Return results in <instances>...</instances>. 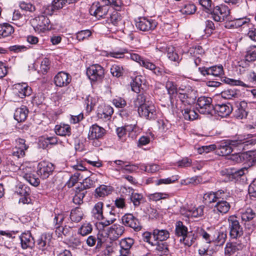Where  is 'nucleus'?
I'll list each match as a JSON object with an SVG mask.
<instances>
[{
  "mask_svg": "<svg viewBox=\"0 0 256 256\" xmlns=\"http://www.w3.org/2000/svg\"><path fill=\"white\" fill-rule=\"evenodd\" d=\"M134 107L138 108L139 116L148 120H155L157 116V110L153 102L150 100L148 94L142 92L137 96L134 100Z\"/></svg>",
  "mask_w": 256,
  "mask_h": 256,
  "instance_id": "f257e3e1",
  "label": "nucleus"
},
{
  "mask_svg": "<svg viewBox=\"0 0 256 256\" xmlns=\"http://www.w3.org/2000/svg\"><path fill=\"white\" fill-rule=\"evenodd\" d=\"M184 95H180L178 98L184 105L182 108V112L184 118L188 120H196L198 114L192 109L191 108L192 104H194L196 98V91L194 90H189L187 94Z\"/></svg>",
  "mask_w": 256,
  "mask_h": 256,
  "instance_id": "f03ea898",
  "label": "nucleus"
},
{
  "mask_svg": "<svg viewBox=\"0 0 256 256\" xmlns=\"http://www.w3.org/2000/svg\"><path fill=\"white\" fill-rule=\"evenodd\" d=\"M104 5L100 4L99 2H94L90 8L91 14L96 17L102 18L107 14L108 11V6L114 7H120L122 4L120 0H102Z\"/></svg>",
  "mask_w": 256,
  "mask_h": 256,
  "instance_id": "7ed1b4c3",
  "label": "nucleus"
},
{
  "mask_svg": "<svg viewBox=\"0 0 256 256\" xmlns=\"http://www.w3.org/2000/svg\"><path fill=\"white\" fill-rule=\"evenodd\" d=\"M248 141L244 140H232L229 144L222 142L218 146V154L224 156L230 154L233 150V147H238L239 150H244L246 146H248Z\"/></svg>",
  "mask_w": 256,
  "mask_h": 256,
  "instance_id": "20e7f679",
  "label": "nucleus"
},
{
  "mask_svg": "<svg viewBox=\"0 0 256 256\" xmlns=\"http://www.w3.org/2000/svg\"><path fill=\"white\" fill-rule=\"evenodd\" d=\"M30 22L34 30L38 32H44L51 28L49 18L44 15L35 16L30 20Z\"/></svg>",
  "mask_w": 256,
  "mask_h": 256,
  "instance_id": "39448f33",
  "label": "nucleus"
},
{
  "mask_svg": "<svg viewBox=\"0 0 256 256\" xmlns=\"http://www.w3.org/2000/svg\"><path fill=\"white\" fill-rule=\"evenodd\" d=\"M228 222L230 235L232 238H237L243 234L242 228L238 217L234 215L228 216Z\"/></svg>",
  "mask_w": 256,
  "mask_h": 256,
  "instance_id": "423d86ee",
  "label": "nucleus"
},
{
  "mask_svg": "<svg viewBox=\"0 0 256 256\" xmlns=\"http://www.w3.org/2000/svg\"><path fill=\"white\" fill-rule=\"evenodd\" d=\"M212 100L211 98L200 96L197 100V109L201 114L212 115L214 106L212 104Z\"/></svg>",
  "mask_w": 256,
  "mask_h": 256,
  "instance_id": "0eeeda50",
  "label": "nucleus"
},
{
  "mask_svg": "<svg viewBox=\"0 0 256 256\" xmlns=\"http://www.w3.org/2000/svg\"><path fill=\"white\" fill-rule=\"evenodd\" d=\"M124 226L115 224L109 227L106 230L102 232V236H106L110 241H114L121 236L124 232Z\"/></svg>",
  "mask_w": 256,
  "mask_h": 256,
  "instance_id": "6e6552de",
  "label": "nucleus"
},
{
  "mask_svg": "<svg viewBox=\"0 0 256 256\" xmlns=\"http://www.w3.org/2000/svg\"><path fill=\"white\" fill-rule=\"evenodd\" d=\"M105 134L106 130L103 128L94 124L90 128L88 138L93 140V145L98 146L100 145L98 140L102 138Z\"/></svg>",
  "mask_w": 256,
  "mask_h": 256,
  "instance_id": "1a4fd4ad",
  "label": "nucleus"
},
{
  "mask_svg": "<svg viewBox=\"0 0 256 256\" xmlns=\"http://www.w3.org/2000/svg\"><path fill=\"white\" fill-rule=\"evenodd\" d=\"M86 74L92 82H100L104 77V69L98 64H92L87 68Z\"/></svg>",
  "mask_w": 256,
  "mask_h": 256,
  "instance_id": "9d476101",
  "label": "nucleus"
},
{
  "mask_svg": "<svg viewBox=\"0 0 256 256\" xmlns=\"http://www.w3.org/2000/svg\"><path fill=\"white\" fill-rule=\"evenodd\" d=\"M214 20L217 22H222L228 18L230 14V10L226 5L217 6L212 10L209 12Z\"/></svg>",
  "mask_w": 256,
  "mask_h": 256,
  "instance_id": "9b49d317",
  "label": "nucleus"
},
{
  "mask_svg": "<svg viewBox=\"0 0 256 256\" xmlns=\"http://www.w3.org/2000/svg\"><path fill=\"white\" fill-rule=\"evenodd\" d=\"M198 70L200 74L208 78L214 77H220L224 74L223 67L222 65L214 66L210 67H200Z\"/></svg>",
  "mask_w": 256,
  "mask_h": 256,
  "instance_id": "f8f14e48",
  "label": "nucleus"
},
{
  "mask_svg": "<svg viewBox=\"0 0 256 256\" xmlns=\"http://www.w3.org/2000/svg\"><path fill=\"white\" fill-rule=\"evenodd\" d=\"M15 192L20 196L21 198L19 202L23 204H30L31 199L30 195V188L26 184H20L16 188Z\"/></svg>",
  "mask_w": 256,
  "mask_h": 256,
  "instance_id": "ddd939ff",
  "label": "nucleus"
},
{
  "mask_svg": "<svg viewBox=\"0 0 256 256\" xmlns=\"http://www.w3.org/2000/svg\"><path fill=\"white\" fill-rule=\"evenodd\" d=\"M108 210L103 214L102 218L100 220V224L106 227L114 223L116 218V212L114 206H108Z\"/></svg>",
  "mask_w": 256,
  "mask_h": 256,
  "instance_id": "4468645a",
  "label": "nucleus"
},
{
  "mask_svg": "<svg viewBox=\"0 0 256 256\" xmlns=\"http://www.w3.org/2000/svg\"><path fill=\"white\" fill-rule=\"evenodd\" d=\"M122 224L126 226L133 228L138 232L142 229V226L138 220L132 214H126L122 218Z\"/></svg>",
  "mask_w": 256,
  "mask_h": 256,
  "instance_id": "2eb2a0df",
  "label": "nucleus"
},
{
  "mask_svg": "<svg viewBox=\"0 0 256 256\" xmlns=\"http://www.w3.org/2000/svg\"><path fill=\"white\" fill-rule=\"evenodd\" d=\"M54 168L55 166L52 164L42 162L38 165V174L42 179H46L52 174Z\"/></svg>",
  "mask_w": 256,
  "mask_h": 256,
  "instance_id": "dca6fc26",
  "label": "nucleus"
},
{
  "mask_svg": "<svg viewBox=\"0 0 256 256\" xmlns=\"http://www.w3.org/2000/svg\"><path fill=\"white\" fill-rule=\"evenodd\" d=\"M228 195L221 196V198L216 202L214 208V211L222 214H226L230 210V205L229 202L224 199L227 200Z\"/></svg>",
  "mask_w": 256,
  "mask_h": 256,
  "instance_id": "f3484780",
  "label": "nucleus"
},
{
  "mask_svg": "<svg viewBox=\"0 0 256 256\" xmlns=\"http://www.w3.org/2000/svg\"><path fill=\"white\" fill-rule=\"evenodd\" d=\"M136 27L140 30L148 32L154 30L156 26V22L152 19L140 18L136 24Z\"/></svg>",
  "mask_w": 256,
  "mask_h": 256,
  "instance_id": "a211bd4d",
  "label": "nucleus"
},
{
  "mask_svg": "<svg viewBox=\"0 0 256 256\" xmlns=\"http://www.w3.org/2000/svg\"><path fill=\"white\" fill-rule=\"evenodd\" d=\"M71 82V76L66 72H60L54 78V82L57 86H67Z\"/></svg>",
  "mask_w": 256,
  "mask_h": 256,
  "instance_id": "6ab92c4d",
  "label": "nucleus"
},
{
  "mask_svg": "<svg viewBox=\"0 0 256 256\" xmlns=\"http://www.w3.org/2000/svg\"><path fill=\"white\" fill-rule=\"evenodd\" d=\"M14 93L19 98H23L29 96L32 93V88L27 84H17L14 88Z\"/></svg>",
  "mask_w": 256,
  "mask_h": 256,
  "instance_id": "aec40b11",
  "label": "nucleus"
},
{
  "mask_svg": "<svg viewBox=\"0 0 256 256\" xmlns=\"http://www.w3.org/2000/svg\"><path fill=\"white\" fill-rule=\"evenodd\" d=\"M256 216V212L250 208L245 209L241 212L242 220L243 222H250ZM244 225L246 228L249 230H252L254 228L253 224L250 225L248 224H246V223H244Z\"/></svg>",
  "mask_w": 256,
  "mask_h": 256,
  "instance_id": "412c9836",
  "label": "nucleus"
},
{
  "mask_svg": "<svg viewBox=\"0 0 256 256\" xmlns=\"http://www.w3.org/2000/svg\"><path fill=\"white\" fill-rule=\"evenodd\" d=\"M22 247L23 249L32 248L34 245V240L29 231L23 232L20 236Z\"/></svg>",
  "mask_w": 256,
  "mask_h": 256,
  "instance_id": "4be33fe9",
  "label": "nucleus"
},
{
  "mask_svg": "<svg viewBox=\"0 0 256 256\" xmlns=\"http://www.w3.org/2000/svg\"><path fill=\"white\" fill-rule=\"evenodd\" d=\"M51 238L52 236L50 234H42L40 236L36 242L37 248L42 250H46L50 245Z\"/></svg>",
  "mask_w": 256,
  "mask_h": 256,
  "instance_id": "5701e85b",
  "label": "nucleus"
},
{
  "mask_svg": "<svg viewBox=\"0 0 256 256\" xmlns=\"http://www.w3.org/2000/svg\"><path fill=\"white\" fill-rule=\"evenodd\" d=\"M248 114V104L245 101H242L236 105V108L234 111V116L238 119L246 118Z\"/></svg>",
  "mask_w": 256,
  "mask_h": 256,
  "instance_id": "b1692460",
  "label": "nucleus"
},
{
  "mask_svg": "<svg viewBox=\"0 0 256 256\" xmlns=\"http://www.w3.org/2000/svg\"><path fill=\"white\" fill-rule=\"evenodd\" d=\"M224 194V192L222 190H218L216 192H210L206 193L203 196L204 202L208 204L216 202L218 199L221 198V194Z\"/></svg>",
  "mask_w": 256,
  "mask_h": 256,
  "instance_id": "393cba45",
  "label": "nucleus"
},
{
  "mask_svg": "<svg viewBox=\"0 0 256 256\" xmlns=\"http://www.w3.org/2000/svg\"><path fill=\"white\" fill-rule=\"evenodd\" d=\"M232 108L230 105L226 104H216L214 106V112H216L218 115L224 117L228 116L232 112Z\"/></svg>",
  "mask_w": 256,
  "mask_h": 256,
  "instance_id": "a878e982",
  "label": "nucleus"
},
{
  "mask_svg": "<svg viewBox=\"0 0 256 256\" xmlns=\"http://www.w3.org/2000/svg\"><path fill=\"white\" fill-rule=\"evenodd\" d=\"M108 20L120 30L122 28L124 24V21L120 14L117 12H114L110 16Z\"/></svg>",
  "mask_w": 256,
  "mask_h": 256,
  "instance_id": "bb28decb",
  "label": "nucleus"
},
{
  "mask_svg": "<svg viewBox=\"0 0 256 256\" xmlns=\"http://www.w3.org/2000/svg\"><path fill=\"white\" fill-rule=\"evenodd\" d=\"M160 51L164 52L166 51L167 56L172 61L178 62L179 60V56L177 53L175 52L174 48L172 46H159L156 47Z\"/></svg>",
  "mask_w": 256,
  "mask_h": 256,
  "instance_id": "cd10ccee",
  "label": "nucleus"
},
{
  "mask_svg": "<svg viewBox=\"0 0 256 256\" xmlns=\"http://www.w3.org/2000/svg\"><path fill=\"white\" fill-rule=\"evenodd\" d=\"M193 231L188 232L180 240V242H182L185 246H190L197 239L198 236Z\"/></svg>",
  "mask_w": 256,
  "mask_h": 256,
  "instance_id": "c85d7f7f",
  "label": "nucleus"
},
{
  "mask_svg": "<svg viewBox=\"0 0 256 256\" xmlns=\"http://www.w3.org/2000/svg\"><path fill=\"white\" fill-rule=\"evenodd\" d=\"M152 236L156 240L164 241L170 237V233L166 230L155 229L153 230Z\"/></svg>",
  "mask_w": 256,
  "mask_h": 256,
  "instance_id": "c756f323",
  "label": "nucleus"
},
{
  "mask_svg": "<svg viewBox=\"0 0 256 256\" xmlns=\"http://www.w3.org/2000/svg\"><path fill=\"white\" fill-rule=\"evenodd\" d=\"M28 114V110L26 106L17 108L14 114V118L18 122H22L26 120Z\"/></svg>",
  "mask_w": 256,
  "mask_h": 256,
  "instance_id": "7c9ffc66",
  "label": "nucleus"
},
{
  "mask_svg": "<svg viewBox=\"0 0 256 256\" xmlns=\"http://www.w3.org/2000/svg\"><path fill=\"white\" fill-rule=\"evenodd\" d=\"M14 32V28L10 24H0V38L10 36Z\"/></svg>",
  "mask_w": 256,
  "mask_h": 256,
  "instance_id": "2f4dec72",
  "label": "nucleus"
},
{
  "mask_svg": "<svg viewBox=\"0 0 256 256\" xmlns=\"http://www.w3.org/2000/svg\"><path fill=\"white\" fill-rule=\"evenodd\" d=\"M56 134L60 136H70L71 134V128L68 124L56 125L55 127Z\"/></svg>",
  "mask_w": 256,
  "mask_h": 256,
  "instance_id": "473e14b6",
  "label": "nucleus"
},
{
  "mask_svg": "<svg viewBox=\"0 0 256 256\" xmlns=\"http://www.w3.org/2000/svg\"><path fill=\"white\" fill-rule=\"evenodd\" d=\"M166 87L168 94L170 95V103L173 106L174 104L173 96L178 93V88L174 82L172 81H168L166 82Z\"/></svg>",
  "mask_w": 256,
  "mask_h": 256,
  "instance_id": "72a5a7b5",
  "label": "nucleus"
},
{
  "mask_svg": "<svg viewBox=\"0 0 256 256\" xmlns=\"http://www.w3.org/2000/svg\"><path fill=\"white\" fill-rule=\"evenodd\" d=\"M83 216L84 213L80 208L77 207L71 210L70 218L74 222H80L82 220Z\"/></svg>",
  "mask_w": 256,
  "mask_h": 256,
  "instance_id": "f704fd0d",
  "label": "nucleus"
},
{
  "mask_svg": "<svg viewBox=\"0 0 256 256\" xmlns=\"http://www.w3.org/2000/svg\"><path fill=\"white\" fill-rule=\"evenodd\" d=\"M103 206L104 204L102 202H98L94 205L92 210V214L94 218L98 220L102 218L103 216Z\"/></svg>",
  "mask_w": 256,
  "mask_h": 256,
  "instance_id": "c9c22d12",
  "label": "nucleus"
},
{
  "mask_svg": "<svg viewBox=\"0 0 256 256\" xmlns=\"http://www.w3.org/2000/svg\"><path fill=\"white\" fill-rule=\"evenodd\" d=\"M113 112V108L111 106H107L104 107L102 111L99 110L98 113V116L99 118L106 121L110 119Z\"/></svg>",
  "mask_w": 256,
  "mask_h": 256,
  "instance_id": "e433bc0d",
  "label": "nucleus"
},
{
  "mask_svg": "<svg viewBox=\"0 0 256 256\" xmlns=\"http://www.w3.org/2000/svg\"><path fill=\"white\" fill-rule=\"evenodd\" d=\"M95 182L94 176L92 174L90 176L85 178L79 187L82 190H86V189L94 187Z\"/></svg>",
  "mask_w": 256,
  "mask_h": 256,
  "instance_id": "4c0bfd02",
  "label": "nucleus"
},
{
  "mask_svg": "<svg viewBox=\"0 0 256 256\" xmlns=\"http://www.w3.org/2000/svg\"><path fill=\"white\" fill-rule=\"evenodd\" d=\"M188 228L181 221H178L176 224L175 234L178 236L182 238L188 232Z\"/></svg>",
  "mask_w": 256,
  "mask_h": 256,
  "instance_id": "58836bf2",
  "label": "nucleus"
},
{
  "mask_svg": "<svg viewBox=\"0 0 256 256\" xmlns=\"http://www.w3.org/2000/svg\"><path fill=\"white\" fill-rule=\"evenodd\" d=\"M244 60L248 62H253L256 60V46H250L247 48Z\"/></svg>",
  "mask_w": 256,
  "mask_h": 256,
  "instance_id": "ea45409f",
  "label": "nucleus"
},
{
  "mask_svg": "<svg viewBox=\"0 0 256 256\" xmlns=\"http://www.w3.org/2000/svg\"><path fill=\"white\" fill-rule=\"evenodd\" d=\"M86 191L82 190L80 187L76 188L75 195L73 198V202L76 204H80L83 202V198L84 197Z\"/></svg>",
  "mask_w": 256,
  "mask_h": 256,
  "instance_id": "a19ab883",
  "label": "nucleus"
},
{
  "mask_svg": "<svg viewBox=\"0 0 256 256\" xmlns=\"http://www.w3.org/2000/svg\"><path fill=\"white\" fill-rule=\"evenodd\" d=\"M248 155L246 152H238L230 156L228 159L236 163L242 162L248 159Z\"/></svg>",
  "mask_w": 256,
  "mask_h": 256,
  "instance_id": "79ce46f5",
  "label": "nucleus"
},
{
  "mask_svg": "<svg viewBox=\"0 0 256 256\" xmlns=\"http://www.w3.org/2000/svg\"><path fill=\"white\" fill-rule=\"evenodd\" d=\"M134 244V240L130 238H126L121 240L120 244L122 250L126 254L128 253L130 248Z\"/></svg>",
  "mask_w": 256,
  "mask_h": 256,
  "instance_id": "37998d69",
  "label": "nucleus"
},
{
  "mask_svg": "<svg viewBox=\"0 0 256 256\" xmlns=\"http://www.w3.org/2000/svg\"><path fill=\"white\" fill-rule=\"evenodd\" d=\"M221 80L226 84L232 86H240L245 88H249L250 86V84H244L243 82L240 80H234L226 77L222 78Z\"/></svg>",
  "mask_w": 256,
  "mask_h": 256,
  "instance_id": "c03bdc74",
  "label": "nucleus"
},
{
  "mask_svg": "<svg viewBox=\"0 0 256 256\" xmlns=\"http://www.w3.org/2000/svg\"><path fill=\"white\" fill-rule=\"evenodd\" d=\"M238 250V246L236 243L228 242L226 244L224 248V254L230 256L234 254Z\"/></svg>",
  "mask_w": 256,
  "mask_h": 256,
  "instance_id": "a18cd8bd",
  "label": "nucleus"
},
{
  "mask_svg": "<svg viewBox=\"0 0 256 256\" xmlns=\"http://www.w3.org/2000/svg\"><path fill=\"white\" fill-rule=\"evenodd\" d=\"M78 0H53L52 2L56 10L62 8L67 4H73Z\"/></svg>",
  "mask_w": 256,
  "mask_h": 256,
  "instance_id": "49530a36",
  "label": "nucleus"
},
{
  "mask_svg": "<svg viewBox=\"0 0 256 256\" xmlns=\"http://www.w3.org/2000/svg\"><path fill=\"white\" fill-rule=\"evenodd\" d=\"M196 9L194 4L188 3L181 8L180 12L184 14H192L195 12Z\"/></svg>",
  "mask_w": 256,
  "mask_h": 256,
  "instance_id": "de8ad7c7",
  "label": "nucleus"
},
{
  "mask_svg": "<svg viewBox=\"0 0 256 256\" xmlns=\"http://www.w3.org/2000/svg\"><path fill=\"white\" fill-rule=\"evenodd\" d=\"M238 92L234 88L228 89L222 92V96L225 99H232L238 96Z\"/></svg>",
  "mask_w": 256,
  "mask_h": 256,
  "instance_id": "09e8293b",
  "label": "nucleus"
},
{
  "mask_svg": "<svg viewBox=\"0 0 256 256\" xmlns=\"http://www.w3.org/2000/svg\"><path fill=\"white\" fill-rule=\"evenodd\" d=\"M92 226L90 223H84L78 229V233L82 236H85L91 233Z\"/></svg>",
  "mask_w": 256,
  "mask_h": 256,
  "instance_id": "8fccbe9b",
  "label": "nucleus"
},
{
  "mask_svg": "<svg viewBox=\"0 0 256 256\" xmlns=\"http://www.w3.org/2000/svg\"><path fill=\"white\" fill-rule=\"evenodd\" d=\"M24 178L34 186H38L40 183V179L33 174H26Z\"/></svg>",
  "mask_w": 256,
  "mask_h": 256,
  "instance_id": "3c124183",
  "label": "nucleus"
},
{
  "mask_svg": "<svg viewBox=\"0 0 256 256\" xmlns=\"http://www.w3.org/2000/svg\"><path fill=\"white\" fill-rule=\"evenodd\" d=\"M111 190L110 186L102 185L96 190L97 194L100 197H104L110 194Z\"/></svg>",
  "mask_w": 256,
  "mask_h": 256,
  "instance_id": "603ef678",
  "label": "nucleus"
},
{
  "mask_svg": "<svg viewBox=\"0 0 256 256\" xmlns=\"http://www.w3.org/2000/svg\"><path fill=\"white\" fill-rule=\"evenodd\" d=\"M156 250L158 252V254L168 255V248L166 243H160L156 244Z\"/></svg>",
  "mask_w": 256,
  "mask_h": 256,
  "instance_id": "864d4df0",
  "label": "nucleus"
},
{
  "mask_svg": "<svg viewBox=\"0 0 256 256\" xmlns=\"http://www.w3.org/2000/svg\"><path fill=\"white\" fill-rule=\"evenodd\" d=\"M248 169L246 168H242L240 170H232V172L230 174V178L232 179H236L245 174V172H247Z\"/></svg>",
  "mask_w": 256,
  "mask_h": 256,
  "instance_id": "5fc2aeb1",
  "label": "nucleus"
},
{
  "mask_svg": "<svg viewBox=\"0 0 256 256\" xmlns=\"http://www.w3.org/2000/svg\"><path fill=\"white\" fill-rule=\"evenodd\" d=\"M56 11L57 10L52 2L50 4L44 6L42 9V14L48 16H52Z\"/></svg>",
  "mask_w": 256,
  "mask_h": 256,
  "instance_id": "6e6d98bb",
  "label": "nucleus"
},
{
  "mask_svg": "<svg viewBox=\"0 0 256 256\" xmlns=\"http://www.w3.org/2000/svg\"><path fill=\"white\" fill-rule=\"evenodd\" d=\"M56 232L58 234L59 237L62 236V234L66 236L70 234V228L66 226H58L56 227Z\"/></svg>",
  "mask_w": 256,
  "mask_h": 256,
  "instance_id": "4d7b16f0",
  "label": "nucleus"
},
{
  "mask_svg": "<svg viewBox=\"0 0 256 256\" xmlns=\"http://www.w3.org/2000/svg\"><path fill=\"white\" fill-rule=\"evenodd\" d=\"M92 35L91 32L88 30L78 32L76 34V39L80 42L88 39Z\"/></svg>",
  "mask_w": 256,
  "mask_h": 256,
  "instance_id": "13d9d810",
  "label": "nucleus"
},
{
  "mask_svg": "<svg viewBox=\"0 0 256 256\" xmlns=\"http://www.w3.org/2000/svg\"><path fill=\"white\" fill-rule=\"evenodd\" d=\"M168 197V194L163 192H156L150 194L148 198L150 200L153 201H158L160 200L166 199Z\"/></svg>",
  "mask_w": 256,
  "mask_h": 256,
  "instance_id": "bf43d9fd",
  "label": "nucleus"
},
{
  "mask_svg": "<svg viewBox=\"0 0 256 256\" xmlns=\"http://www.w3.org/2000/svg\"><path fill=\"white\" fill-rule=\"evenodd\" d=\"M126 163H127V162L120 160L108 162V164L110 166H114V164L116 166L117 168L115 170L117 172H120V170L124 172V165Z\"/></svg>",
  "mask_w": 256,
  "mask_h": 256,
  "instance_id": "052dcab7",
  "label": "nucleus"
},
{
  "mask_svg": "<svg viewBox=\"0 0 256 256\" xmlns=\"http://www.w3.org/2000/svg\"><path fill=\"white\" fill-rule=\"evenodd\" d=\"M188 52L192 56L198 57V55L202 54L204 52L201 46H198L190 48Z\"/></svg>",
  "mask_w": 256,
  "mask_h": 256,
  "instance_id": "680f3d73",
  "label": "nucleus"
},
{
  "mask_svg": "<svg viewBox=\"0 0 256 256\" xmlns=\"http://www.w3.org/2000/svg\"><path fill=\"white\" fill-rule=\"evenodd\" d=\"M26 150L14 147L12 149V156L16 158H22L24 156Z\"/></svg>",
  "mask_w": 256,
  "mask_h": 256,
  "instance_id": "e2e57ef3",
  "label": "nucleus"
},
{
  "mask_svg": "<svg viewBox=\"0 0 256 256\" xmlns=\"http://www.w3.org/2000/svg\"><path fill=\"white\" fill-rule=\"evenodd\" d=\"M143 198L142 194L132 192L130 196V200L135 206H138Z\"/></svg>",
  "mask_w": 256,
  "mask_h": 256,
  "instance_id": "0e129e2a",
  "label": "nucleus"
},
{
  "mask_svg": "<svg viewBox=\"0 0 256 256\" xmlns=\"http://www.w3.org/2000/svg\"><path fill=\"white\" fill-rule=\"evenodd\" d=\"M141 80L139 78H136L132 82L131 84L132 90L136 93H140L141 92L142 84L140 83Z\"/></svg>",
  "mask_w": 256,
  "mask_h": 256,
  "instance_id": "69168bd1",
  "label": "nucleus"
},
{
  "mask_svg": "<svg viewBox=\"0 0 256 256\" xmlns=\"http://www.w3.org/2000/svg\"><path fill=\"white\" fill-rule=\"evenodd\" d=\"M250 18H248L246 17L243 18H236L234 21V25L236 27H240V26H250Z\"/></svg>",
  "mask_w": 256,
  "mask_h": 256,
  "instance_id": "338daca9",
  "label": "nucleus"
},
{
  "mask_svg": "<svg viewBox=\"0 0 256 256\" xmlns=\"http://www.w3.org/2000/svg\"><path fill=\"white\" fill-rule=\"evenodd\" d=\"M112 75L117 78L120 77L123 74V68L119 66L114 65L110 68Z\"/></svg>",
  "mask_w": 256,
  "mask_h": 256,
  "instance_id": "774afa93",
  "label": "nucleus"
}]
</instances>
